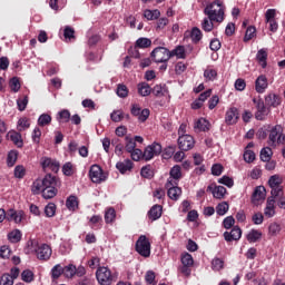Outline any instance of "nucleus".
<instances>
[{
	"label": "nucleus",
	"instance_id": "f257e3e1",
	"mask_svg": "<svg viewBox=\"0 0 285 285\" xmlns=\"http://www.w3.org/2000/svg\"><path fill=\"white\" fill-rule=\"evenodd\" d=\"M204 13L208 19H210V21H216V23H222V21H224V7H222V2L219 0L207 6Z\"/></svg>",
	"mask_w": 285,
	"mask_h": 285
},
{
	"label": "nucleus",
	"instance_id": "f03ea898",
	"mask_svg": "<svg viewBox=\"0 0 285 285\" xmlns=\"http://www.w3.org/2000/svg\"><path fill=\"white\" fill-rule=\"evenodd\" d=\"M285 142V135H284V128L282 125H276L269 130V136L267 144L268 146H272L275 148L276 146H279V144Z\"/></svg>",
	"mask_w": 285,
	"mask_h": 285
},
{
	"label": "nucleus",
	"instance_id": "7ed1b4c3",
	"mask_svg": "<svg viewBox=\"0 0 285 285\" xmlns=\"http://www.w3.org/2000/svg\"><path fill=\"white\" fill-rule=\"evenodd\" d=\"M96 277L100 285H112V282L116 281V277L110 268L104 266L97 269Z\"/></svg>",
	"mask_w": 285,
	"mask_h": 285
},
{
	"label": "nucleus",
	"instance_id": "20e7f679",
	"mask_svg": "<svg viewBox=\"0 0 285 285\" xmlns=\"http://www.w3.org/2000/svg\"><path fill=\"white\" fill-rule=\"evenodd\" d=\"M150 57L155 63H167L170 61L171 55L168 48L157 47L151 51Z\"/></svg>",
	"mask_w": 285,
	"mask_h": 285
},
{
	"label": "nucleus",
	"instance_id": "39448f33",
	"mask_svg": "<svg viewBox=\"0 0 285 285\" xmlns=\"http://www.w3.org/2000/svg\"><path fill=\"white\" fill-rule=\"evenodd\" d=\"M89 177L94 184H101L108 179V175L99 165H92L89 170Z\"/></svg>",
	"mask_w": 285,
	"mask_h": 285
},
{
	"label": "nucleus",
	"instance_id": "423d86ee",
	"mask_svg": "<svg viewBox=\"0 0 285 285\" xmlns=\"http://www.w3.org/2000/svg\"><path fill=\"white\" fill-rule=\"evenodd\" d=\"M136 250L141 257H150V240L145 235L136 242Z\"/></svg>",
	"mask_w": 285,
	"mask_h": 285
},
{
	"label": "nucleus",
	"instance_id": "0eeeda50",
	"mask_svg": "<svg viewBox=\"0 0 285 285\" xmlns=\"http://www.w3.org/2000/svg\"><path fill=\"white\" fill-rule=\"evenodd\" d=\"M35 253L37 257L42 262H48L52 257V248L48 244H38Z\"/></svg>",
	"mask_w": 285,
	"mask_h": 285
},
{
	"label": "nucleus",
	"instance_id": "6e6552de",
	"mask_svg": "<svg viewBox=\"0 0 285 285\" xmlns=\"http://www.w3.org/2000/svg\"><path fill=\"white\" fill-rule=\"evenodd\" d=\"M161 155V146L158 142H154L145 148L142 159L150 161L154 157Z\"/></svg>",
	"mask_w": 285,
	"mask_h": 285
},
{
	"label": "nucleus",
	"instance_id": "1a4fd4ad",
	"mask_svg": "<svg viewBox=\"0 0 285 285\" xmlns=\"http://www.w3.org/2000/svg\"><path fill=\"white\" fill-rule=\"evenodd\" d=\"M166 188L168 189L167 195L169 199L177 202L181 197V188L177 187V181L168 179L166 183Z\"/></svg>",
	"mask_w": 285,
	"mask_h": 285
},
{
	"label": "nucleus",
	"instance_id": "9d476101",
	"mask_svg": "<svg viewBox=\"0 0 285 285\" xmlns=\"http://www.w3.org/2000/svg\"><path fill=\"white\" fill-rule=\"evenodd\" d=\"M178 146L180 150H193L195 148V138L190 135H183L178 137Z\"/></svg>",
	"mask_w": 285,
	"mask_h": 285
},
{
	"label": "nucleus",
	"instance_id": "9b49d317",
	"mask_svg": "<svg viewBox=\"0 0 285 285\" xmlns=\"http://www.w3.org/2000/svg\"><path fill=\"white\" fill-rule=\"evenodd\" d=\"M40 164L43 170H51V173H59L60 165H59V161H57L56 159L42 157L40 159Z\"/></svg>",
	"mask_w": 285,
	"mask_h": 285
},
{
	"label": "nucleus",
	"instance_id": "f8f14e48",
	"mask_svg": "<svg viewBox=\"0 0 285 285\" xmlns=\"http://www.w3.org/2000/svg\"><path fill=\"white\" fill-rule=\"evenodd\" d=\"M42 185H43L45 189H47V188H60L61 187V180H59V178H57L56 176L47 174L42 178Z\"/></svg>",
	"mask_w": 285,
	"mask_h": 285
},
{
	"label": "nucleus",
	"instance_id": "ddd939ff",
	"mask_svg": "<svg viewBox=\"0 0 285 285\" xmlns=\"http://www.w3.org/2000/svg\"><path fill=\"white\" fill-rule=\"evenodd\" d=\"M267 88H268V78H266V76L264 75L258 76L255 81L256 92H258L259 95H264Z\"/></svg>",
	"mask_w": 285,
	"mask_h": 285
},
{
	"label": "nucleus",
	"instance_id": "4468645a",
	"mask_svg": "<svg viewBox=\"0 0 285 285\" xmlns=\"http://www.w3.org/2000/svg\"><path fill=\"white\" fill-rule=\"evenodd\" d=\"M131 115L138 119V121L144 122L150 117V109L148 108H132Z\"/></svg>",
	"mask_w": 285,
	"mask_h": 285
},
{
	"label": "nucleus",
	"instance_id": "2eb2a0df",
	"mask_svg": "<svg viewBox=\"0 0 285 285\" xmlns=\"http://www.w3.org/2000/svg\"><path fill=\"white\" fill-rule=\"evenodd\" d=\"M224 237L227 242H238V239H242V228L234 226L230 232L224 233Z\"/></svg>",
	"mask_w": 285,
	"mask_h": 285
},
{
	"label": "nucleus",
	"instance_id": "dca6fc26",
	"mask_svg": "<svg viewBox=\"0 0 285 285\" xmlns=\"http://www.w3.org/2000/svg\"><path fill=\"white\" fill-rule=\"evenodd\" d=\"M264 199H266V188L264 186L256 187L252 196L253 204L257 205L259 202H264Z\"/></svg>",
	"mask_w": 285,
	"mask_h": 285
},
{
	"label": "nucleus",
	"instance_id": "f3484780",
	"mask_svg": "<svg viewBox=\"0 0 285 285\" xmlns=\"http://www.w3.org/2000/svg\"><path fill=\"white\" fill-rule=\"evenodd\" d=\"M239 119V111L237 108L228 109L225 116V122L227 126H233L234 124H237V120Z\"/></svg>",
	"mask_w": 285,
	"mask_h": 285
},
{
	"label": "nucleus",
	"instance_id": "a211bd4d",
	"mask_svg": "<svg viewBox=\"0 0 285 285\" xmlns=\"http://www.w3.org/2000/svg\"><path fill=\"white\" fill-rule=\"evenodd\" d=\"M7 220L14 222V224H21V222H23V212H17L14 209H9L7 212Z\"/></svg>",
	"mask_w": 285,
	"mask_h": 285
},
{
	"label": "nucleus",
	"instance_id": "6ab92c4d",
	"mask_svg": "<svg viewBox=\"0 0 285 285\" xmlns=\"http://www.w3.org/2000/svg\"><path fill=\"white\" fill-rule=\"evenodd\" d=\"M275 202L276 200L273 198H267L266 206L264 209V215L268 219H271V217H275Z\"/></svg>",
	"mask_w": 285,
	"mask_h": 285
},
{
	"label": "nucleus",
	"instance_id": "aec40b11",
	"mask_svg": "<svg viewBox=\"0 0 285 285\" xmlns=\"http://www.w3.org/2000/svg\"><path fill=\"white\" fill-rule=\"evenodd\" d=\"M194 128L196 132H206V130H210V122L205 118H200L195 122Z\"/></svg>",
	"mask_w": 285,
	"mask_h": 285
},
{
	"label": "nucleus",
	"instance_id": "412c9836",
	"mask_svg": "<svg viewBox=\"0 0 285 285\" xmlns=\"http://www.w3.org/2000/svg\"><path fill=\"white\" fill-rule=\"evenodd\" d=\"M116 168L119 170V173H121V175H125V173H130L132 170V161L129 159L119 161L116 164Z\"/></svg>",
	"mask_w": 285,
	"mask_h": 285
},
{
	"label": "nucleus",
	"instance_id": "4be33fe9",
	"mask_svg": "<svg viewBox=\"0 0 285 285\" xmlns=\"http://www.w3.org/2000/svg\"><path fill=\"white\" fill-rule=\"evenodd\" d=\"M110 117H111V120L115 122L124 121V119H127V120L130 119V115L124 112V110L121 109L114 110Z\"/></svg>",
	"mask_w": 285,
	"mask_h": 285
},
{
	"label": "nucleus",
	"instance_id": "5701e85b",
	"mask_svg": "<svg viewBox=\"0 0 285 285\" xmlns=\"http://www.w3.org/2000/svg\"><path fill=\"white\" fill-rule=\"evenodd\" d=\"M265 104L267 106H272L273 108H277V106L282 104V99L275 94H269L267 97H265Z\"/></svg>",
	"mask_w": 285,
	"mask_h": 285
},
{
	"label": "nucleus",
	"instance_id": "b1692460",
	"mask_svg": "<svg viewBox=\"0 0 285 285\" xmlns=\"http://www.w3.org/2000/svg\"><path fill=\"white\" fill-rule=\"evenodd\" d=\"M161 205H154L148 213L149 219H151V222H157V219L161 217Z\"/></svg>",
	"mask_w": 285,
	"mask_h": 285
},
{
	"label": "nucleus",
	"instance_id": "393cba45",
	"mask_svg": "<svg viewBox=\"0 0 285 285\" xmlns=\"http://www.w3.org/2000/svg\"><path fill=\"white\" fill-rule=\"evenodd\" d=\"M66 207L68 208V210L75 213V210L79 208V199L77 198V196H69L66 200Z\"/></svg>",
	"mask_w": 285,
	"mask_h": 285
},
{
	"label": "nucleus",
	"instance_id": "a878e982",
	"mask_svg": "<svg viewBox=\"0 0 285 285\" xmlns=\"http://www.w3.org/2000/svg\"><path fill=\"white\" fill-rule=\"evenodd\" d=\"M9 139L17 146L18 148H23V139H21V134L17 131H10L8 134Z\"/></svg>",
	"mask_w": 285,
	"mask_h": 285
},
{
	"label": "nucleus",
	"instance_id": "bb28decb",
	"mask_svg": "<svg viewBox=\"0 0 285 285\" xmlns=\"http://www.w3.org/2000/svg\"><path fill=\"white\" fill-rule=\"evenodd\" d=\"M144 17L147 21H155L159 17H161V12L158 9H155V10L146 9L144 12Z\"/></svg>",
	"mask_w": 285,
	"mask_h": 285
},
{
	"label": "nucleus",
	"instance_id": "cd10ccee",
	"mask_svg": "<svg viewBox=\"0 0 285 285\" xmlns=\"http://www.w3.org/2000/svg\"><path fill=\"white\" fill-rule=\"evenodd\" d=\"M212 94H213V90H210V89H208V90L204 91L203 94H200L198 99H196L194 101V106L196 108H202V106H204V101H206V99H208V97H210Z\"/></svg>",
	"mask_w": 285,
	"mask_h": 285
},
{
	"label": "nucleus",
	"instance_id": "c85d7f7f",
	"mask_svg": "<svg viewBox=\"0 0 285 285\" xmlns=\"http://www.w3.org/2000/svg\"><path fill=\"white\" fill-rule=\"evenodd\" d=\"M212 195L215 199H224V197H226V187L215 186L212 189Z\"/></svg>",
	"mask_w": 285,
	"mask_h": 285
},
{
	"label": "nucleus",
	"instance_id": "c756f323",
	"mask_svg": "<svg viewBox=\"0 0 285 285\" xmlns=\"http://www.w3.org/2000/svg\"><path fill=\"white\" fill-rule=\"evenodd\" d=\"M43 179L38 178L36 179L31 185V191L33 195H40V193H43Z\"/></svg>",
	"mask_w": 285,
	"mask_h": 285
},
{
	"label": "nucleus",
	"instance_id": "7c9ffc66",
	"mask_svg": "<svg viewBox=\"0 0 285 285\" xmlns=\"http://www.w3.org/2000/svg\"><path fill=\"white\" fill-rule=\"evenodd\" d=\"M170 177L168 179H171L173 181H179L181 179V167L179 165H175L170 169Z\"/></svg>",
	"mask_w": 285,
	"mask_h": 285
},
{
	"label": "nucleus",
	"instance_id": "2f4dec72",
	"mask_svg": "<svg viewBox=\"0 0 285 285\" xmlns=\"http://www.w3.org/2000/svg\"><path fill=\"white\" fill-rule=\"evenodd\" d=\"M138 92L141 95V97H148L150 92H153V88H150V85L148 82H140L138 83Z\"/></svg>",
	"mask_w": 285,
	"mask_h": 285
},
{
	"label": "nucleus",
	"instance_id": "473e14b6",
	"mask_svg": "<svg viewBox=\"0 0 285 285\" xmlns=\"http://www.w3.org/2000/svg\"><path fill=\"white\" fill-rule=\"evenodd\" d=\"M247 242H249V244H255V242H258V239H262V233L257 229H252L247 236Z\"/></svg>",
	"mask_w": 285,
	"mask_h": 285
},
{
	"label": "nucleus",
	"instance_id": "72a5a7b5",
	"mask_svg": "<svg viewBox=\"0 0 285 285\" xmlns=\"http://www.w3.org/2000/svg\"><path fill=\"white\" fill-rule=\"evenodd\" d=\"M151 92L153 95H155V97H164V95H167L168 88L166 87V85H156L151 89Z\"/></svg>",
	"mask_w": 285,
	"mask_h": 285
},
{
	"label": "nucleus",
	"instance_id": "f704fd0d",
	"mask_svg": "<svg viewBox=\"0 0 285 285\" xmlns=\"http://www.w3.org/2000/svg\"><path fill=\"white\" fill-rule=\"evenodd\" d=\"M77 273V266L69 264L63 267V275L67 277V279H72Z\"/></svg>",
	"mask_w": 285,
	"mask_h": 285
},
{
	"label": "nucleus",
	"instance_id": "c9c22d12",
	"mask_svg": "<svg viewBox=\"0 0 285 285\" xmlns=\"http://www.w3.org/2000/svg\"><path fill=\"white\" fill-rule=\"evenodd\" d=\"M256 59L262 68H266V59H268V53L266 52V50L261 49L256 55Z\"/></svg>",
	"mask_w": 285,
	"mask_h": 285
},
{
	"label": "nucleus",
	"instance_id": "e433bc0d",
	"mask_svg": "<svg viewBox=\"0 0 285 285\" xmlns=\"http://www.w3.org/2000/svg\"><path fill=\"white\" fill-rule=\"evenodd\" d=\"M59 187H51L47 189H42V197L43 199H52L53 197H57Z\"/></svg>",
	"mask_w": 285,
	"mask_h": 285
},
{
	"label": "nucleus",
	"instance_id": "4c0bfd02",
	"mask_svg": "<svg viewBox=\"0 0 285 285\" xmlns=\"http://www.w3.org/2000/svg\"><path fill=\"white\" fill-rule=\"evenodd\" d=\"M191 41L194 43H199L202 41V38L204 37L202 35V30L197 27H194L190 32Z\"/></svg>",
	"mask_w": 285,
	"mask_h": 285
},
{
	"label": "nucleus",
	"instance_id": "58836bf2",
	"mask_svg": "<svg viewBox=\"0 0 285 285\" xmlns=\"http://www.w3.org/2000/svg\"><path fill=\"white\" fill-rule=\"evenodd\" d=\"M21 279L26 282V284H31V282H35V273L30 269H24L21 273Z\"/></svg>",
	"mask_w": 285,
	"mask_h": 285
},
{
	"label": "nucleus",
	"instance_id": "ea45409f",
	"mask_svg": "<svg viewBox=\"0 0 285 285\" xmlns=\"http://www.w3.org/2000/svg\"><path fill=\"white\" fill-rule=\"evenodd\" d=\"M125 141H126L125 148L127 153H132V150L137 149V142H135V138L130 136H126Z\"/></svg>",
	"mask_w": 285,
	"mask_h": 285
},
{
	"label": "nucleus",
	"instance_id": "a19ab883",
	"mask_svg": "<svg viewBox=\"0 0 285 285\" xmlns=\"http://www.w3.org/2000/svg\"><path fill=\"white\" fill-rule=\"evenodd\" d=\"M8 239L12 244H17L18 242H21V230L19 229H13L8 234Z\"/></svg>",
	"mask_w": 285,
	"mask_h": 285
},
{
	"label": "nucleus",
	"instance_id": "79ce46f5",
	"mask_svg": "<svg viewBox=\"0 0 285 285\" xmlns=\"http://www.w3.org/2000/svg\"><path fill=\"white\" fill-rule=\"evenodd\" d=\"M271 188H272L271 190L272 196L269 198H273L274 202L277 199V197L281 198L284 196V187L282 185L278 187H271Z\"/></svg>",
	"mask_w": 285,
	"mask_h": 285
},
{
	"label": "nucleus",
	"instance_id": "37998d69",
	"mask_svg": "<svg viewBox=\"0 0 285 285\" xmlns=\"http://www.w3.org/2000/svg\"><path fill=\"white\" fill-rule=\"evenodd\" d=\"M18 157H19V153L17 150L9 151L8 157H7V164L10 168H12V166H14V164H17Z\"/></svg>",
	"mask_w": 285,
	"mask_h": 285
},
{
	"label": "nucleus",
	"instance_id": "c03bdc74",
	"mask_svg": "<svg viewBox=\"0 0 285 285\" xmlns=\"http://www.w3.org/2000/svg\"><path fill=\"white\" fill-rule=\"evenodd\" d=\"M229 208H230V206L228 205V203L223 202L216 206V213H217V215L223 217V215H226L228 213Z\"/></svg>",
	"mask_w": 285,
	"mask_h": 285
},
{
	"label": "nucleus",
	"instance_id": "a18cd8bd",
	"mask_svg": "<svg viewBox=\"0 0 285 285\" xmlns=\"http://www.w3.org/2000/svg\"><path fill=\"white\" fill-rule=\"evenodd\" d=\"M282 181H283L282 176L273 175L272 177H269L268 185L271 188H276L282 186Z\"/></svg>",
	"mask_w": 285,
	"mask_h": 285
},
{
	"label": "nucleus",
	"instance_id": "49530a36",
	"mask_svg": "<svg viewBox=\"0 0 285 285\" xmlns=\"http://www.w3.org/2000/svg\"><path fill=\"white\" fill-rule=\"evenodd\" d=\"M215 20H210L208 17L204 18L202 22V28L205 32H213V28H215V24L213 23Z\"/></svg>",
	"mask_w": 285,
	"mask_h": 285
},
{
	"label": "nucleus",
	"instance_id": "de8ad7c7",
	"mask_svg": "<svg viewBox=\"0 0 285 285\" xmlns=\"http://www.w3.org/2000/svg\"><path fill=\"white\" fill-rule=\"evenodd\" d=\"M117 217V213L115 212V208H109L105 213V222L106 224H112Z\"/></svg>",
	"mask_w": 285,
	"mask_h": 285
},
{
	"label": "nucleus",
	"instance_id": "09e8293b",
	"mask_svg": "<svg viewBox=\"0 0 285 285\" xmlns=\"http://www.w3.org/2000/svg\"><path fill=\"white\" fill-rule=\"evenodd\" d=\"M171 57H177L178 59H185L186 49L183 46H178L176 49L170 51Z\"/></svg>",
	"mask_w": 285,
	"mask_h": 285
},
{
	"label": "nucleus",
	"instance_id": "8fccbe9b",
	"mask_svg": "<svg viewBox=\"0 0 285 285\" xmlns=\"http://www.w3.org/2000/svg\"><path fill=\"white\" fill-rule=\"evenodd\" d=\"M58 121L60 124H68L70 121V111L68 109H63L58 114Z\"/></svg>",
	"mask_w": 285,
	"mask_h": 285
},
{
	"label": "nucleus",
	"instance_id": "3c124183",
	"mask_svg": "<svg viewBox=\"0 0 285 285\" xmlns=\"http://www.w3.org/2000/svg\"><path fill=\"white\" fill-rule=\"evenodd\" d=\"M9 88H11L12 92H19V90H21V82L19 81V78H11L9 81Z\"/></svg>",
	"mask_w": 285,
	"mask_h": 285
},
{
	"label": "nucleus",
	"instance_id": "603ef678",
	"mask_svg": "<svg viewBox=\"0 0 285 285\" xmlns=\"http://www.w3.org/2000/svg\"><path fill=\"white\" fill-rule=\"evenodd\" d=\"M273 157V149L271 147H265L261 150L262 161H268Z\"/></svg>",
	"mask_w": 285,
	"mask_h": 285
},
{
	"label": "nucleus",
	"instance_id": "864d4df0",
	"mask_svg": "<svg viewBox=\"0 0 285 285\" xmlns=\"http://www.w3.org/2000/svg\"><path fill=\"white\" fill-rule=\"evenodd\" d=\"M271 112V109L268 108H259L256 114L255 117L256 119H258V121H263V119H266V117H268Z\"/></svg>",
	"mask_w": 285,
	"mask_h": 285
},
{
	"label": "nucleus",
	"instance_id": "5fc2aeb1",
	"mask_svg": "<svg viewBox=\"0 0 285 285\" xmlns=\"http://www.w3.org/2000/svg\"><path fill=\"white\" fill-rule=\"evenodd\" d=\"M30 128V120L28 118H20L18 120V130L22 132V130H28Z\"/></svg>",
	"mask_w": 285,
	"mask_h": 285
},
{
	"label": "nucleus",
	"instance_id": "6e6d98bb",
	"mask_svg": "<svg viewBox=\"0 0 285 285\" xmlns=\"http://www.w3.org/2000/svg\"><path fill=\"white\" fill-rule=\"evenodd\" d=\"M116 95H118L121 99H126V97H128V87L119 83L117 86Z\"/></svg>",
	"mask_w": 285,
	"mask_h": 285
},
{
	"label": "nucleus",
	"instance_id": "4d7b16f0",
	"mask_svg": "<svg viewBox=\"0 0 285 285\" xmlns=\"http://www.w3.org/2000/svg\"><path fill=\"white\" fill-rule=\"evenodd\" d=\"M56 213H57V205H55L53 203H49L45 207V214L47 217H55Z\"/></svg>",
	"mask_w": 285,
	"mask_h": 285
},
{
	"label": "nucleus",
	"instance_id": "13d9d810",
	"mask_svg": "<svg viewBox=\"0 0 285 285\" xmlns=\"http://www.w3.org/2000/svg\"><path fill=\"white\" fill-rule=\"evenodd\" d=\"M204 77H205L206 81H215V79H217V70L206 69L204 71Z\"/></svg>",
	"mask_w": 285,
	"mask_h": 285
},
{
	"label": "nucleus",
	"instance_id": "bf43d9fd",
	"mask_svg": "<svg viewBox=\"0 0 285 285\" xmlns=\"http://www.w3.org/2000/svg\"><path fill=\"white\" fill-rule=\"evenodd\" d=\"M63 275V267H61L59 264L53 266L51 269V277L53 279H59Z\"/></svg>",
	"mask_w": 285,
	"mask_h": 285
},
{
	"label": "nucleus",
	"instance_id": "052dcab7",
	"mask_svg": "<svg viewBox=\"0 0 285 285\" xmlns=\"http://www.w3.org/2000/svg\"><path fill=\"white\" fill-rule=\"evenodd\" d=\"M13 175L17 179H23L26 177V167L22 165L16 166Z\"/></svg>",
	"mask_w": 285,
	"mask_h": 285
},
{
	"label": "nucleus",
	"instance_id": "680f3d73",
	"mask_svg": "<svg viewBox=\"0 0 285 285\" xmlns=\"http://www.w3.org/2000/svg\"><path fill=\"white\" fill-rule=\"evenodd\" d=\"M268 232L269 235L275 237L276 235H279V233L282 232V226H279V224L277 223H272L268 227Z\"/></svg>",
	"mask_w": 285,
	"mask_h": 285
},
{
	"label": "nucleus",
	"instance_id": "e2e57ef3",
	"mask_svg": "<svg viewBox=\"0 0 285 285\" xmlns=\"http://www.w3.org/2000/svg\"><path fill=\"white\" fill-rule=\"evenodd\" d=\"M151 45H153V41L148 38H139L136 41V46L138 48H150Z\"/></svg>",
	"mask_w": 285,
	"mask_h": 285
},
{
	"label": "nucleus",
	"instance_id": "0e129e2a",
	"mask_svg": "<svg viewBox=\"0 0 285 285\" xmlns=\"http://www.w3.org/2000/svg\"><path fill=\"white\" fill-rule=\"evenodd\" d=\"M194 263H195V261H193V255H190L188 253L183 254V256H181L183 266H193Z\"/></svg>",
	"mask_w": 285,
	"mask_h": 285
},
{
	"label": "nucleus",
	"instance_id": "69168bd1",
	"mask_svg": "<svg viewBox=\"0 0 285 285\" xmlns=\"http://www.w3.org/2000/svg\"><path fill=\"white\" fill-rule=\"evenodd\" d=\"M213 271H222L224 268V261L222 258H214L212 261Z\"/></svg>",
	"mask_w": 285,
	"mask_h": 285
},
{
	"label": "nucleus",
	"instance_id": "338daca9",
	"mask_svg": "<svg viewBox=\"0 0 285 285\" xmlns=\"http://www.w3.org/2000/svg\"><path fill=\"white\" fill-rule=\"evenodd\" d=\"M50 121H52V117H50V115H48V114H42L38 119V124L40 126H48V124H50Z\"/></svg>",
	"mask_w": 285,
	"mask_h": 285
},
{
	"label": "nucleus",
	"instance_id": "774afa93",
	"mask_svg": "<svg viewBox=\"0 0 285 285\" xmlns=\"http://www.w3.org/2000/svg\"><path fill=\"white\" fill-rule=\"evenodd\" d=\"M0 285H14V281L10 276V274H3L0 277Z\"/></svg>",
	"mask_w": 285,
	"mask_h": 285
}]
</instances>
